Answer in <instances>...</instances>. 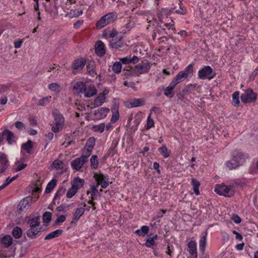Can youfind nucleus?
<instances>
[{
  "instance_id": "nucleus-1",
  "label": "nucleus",
  "mask_w": 258,
  "mask_h": 258,
  "mask_svg": "<svg viewBox=\"0 0 258 258\" xmlns=\"http://www.w3.org/2000/svg\"><path fill=\"white\" fill-rule=\"evenodd\" d=\"M243 183L240 182L235 181L229 185L216 184L215 187V191L220 196H223L226 197H231L234 195L235 188L237 185H242Z\"/></svg>"
},
{
  "instance_id": "nucleus-2",
  "label": "nucleus",
  "mask_w": 258,
  "mask_h": 258,
  "mask_svg": "<svg viewBox=\"0 0 258 258\" xmlns=\"http://www.w3.org/2000/svg\"><path fill=\"white\" fill-rule=\"evenodd\" d=\"M118 14L115 12L109 13L102 17L96 24L97 29H101L105 26L113 23L117 18Z\"/></svg>"
},
{
  "instance_id": "nucleus-3",
  "label": "nucleus",
  "mask_w": 258,
  "mask_h": 258,
  "mask_svg": "<svg viewBox=\"0 0 258 258\" xmlns=\"http://www.w3.org/2000/svg\"><path fill=\"white\" fill-rule=\"evenodd\" d=\"M241 100L244 103L254 102L257 98V94L250 88L247 89L241 95Z\"/></svg>"
},
{
  "instance_id": "nucleus-4",
  "label": "nucleus",
  "mask_w": 258,
  "mask_h": 258,
  "mask_svg": "<svg viewBox=\"0 0 258 258\" xmlns=\"http://www.w3.org/2000/svg\"><path fill=\"white\" fill-rule=\"evenodd\" d=\"M215 75V73L213 71L210 66H205L199 71V78L201 79L211 80L213 78Z\"/></svg>"
},
{
  "instance_id": "nucleus-5",
  "label": "nucleus",
  "mask_w": 258,
  "mask_h": 258,
  "mask_svg": "<svg viewBox=\"0 0 258 258\" xmlns=\"http://www.w3.org/2000/svg\"><path fill=\"white\" fill-rule=\"evenodd\" d=\"M150 64L148 62H142L135 67V72L137 75L147 73L150 69Z\"/></svg>"
},
{
  "instance_id": "nucleus-6",
  "label": "nucleus",
  "mask_w": 258,
  "mask_h": 258,
  "mask_svg": "<svg viewBox=\"0 0 258 258\" xmlns=\"http://www.w3.org/2000/svg\"><path fill=\"white\" fill-rule=\"evenodd\" d=\"M9 166V160L7 155L0 152V173H3Z\"/></svg>"
},
{
  "instance_id": "nucleus-7",
  "label": "nucleus",
  "mask_w": 258,
  "mask_h": 258,
  "mask_svg": "<svg viewBox=\"0 0 258 258\" xmlns=\"http://www.w3.org/2000/svg\"><path fill=\"white\" fill-rule=\"evenodd\" d=\"M32 201V199L30 197H27L22 200L18 206V209L21 212L26 211L29 208V202Z\"/></svg>"
},
{
  "instance_id": "nucleus-8",
  "label": "nucleus",
  "mask_w": 258,
  "mask_h": 258,
  "mask_svg": "<svg viewBox=\"0 0 258 258\" xmlns=\"http://www.w3.org/2000/svg\"><path fill=\"white\" fill-rule=\"evenodd\" d=\"M41 227H29L26 231L27 236L31 239L35 238L37 235L41 232Z\"/></svg>"
},
{
  "instance_id": "nucleus-9",
  "label": "nucleus",
  "mask_w": 258,
  "mask_h": 258,
  "mask_svg": "<svg viewBox=\"0 0 258 258\" xmlns=\"http://www.w3.org/2000/svg\"><path fill=\"white\" fill-rule=\"evenodd\" d=\"M123 45L124 43L121 41V37L118 36L112 39L109 43V46L112 48L118 49L122 48Z\"/></svg>"
},
{
  "instance_id": "nucleus-10",
  "label": "nucleus",
  "mask_w": 258,
  "mask_h": 258,
  "mask_svg": "<svg viewBox=\"0 0 258 258\" xmlns=\"http://www.w3.org/2000/svg\"><path fill=\"white\" fill-rule=\"evenodd\" d=\"M4 138H5L9 144H13L16 142L14 133L9 130H5L3 132Z\"/></svg>"
},
{
  "instance_id": "nucleus-11",
  "label": "nucleus",
  "mask_w": 258,
  "mask_h": 258,
  "mask_svg": "<svg viewBox=\"0 0 258 258\" xmlns=\"http://www.w3.org/2000/svg\"><path fill=\"white\" fill-rule=\"evenodd\" d=\"M52 114L55 121V123L64 125V118L63 116L60 114L58 110L57 109H54L53 110Z\"/></svg>"
},
{
  "instance_id": "nucleus-12",
  "label": "nucleus",
  "mask_w": 258,
  "mask_h": 258,
  "mask_svg": "<svg viewBox=\"0 0 258 258\" xmlns=\"http://www.w3.org/2000/svg\"><path fill=\"white\" fill-rule=\"evenodd\" d=\"M86 162L81 159V157L78 158L71 162V166L73 169L79 170Z\"/></svg>"
},
{
  "instance_id": "nucleus-13",
  "label": "nucleus",
  "mask_w": 258,
  "mask_h": 258,
  "mask_svg": "<svg viewBox=\"0 0 258 258\" xmlns=\"http://www.w3.org/2000/svg\"><path fill=\"white\" fill-rule=\"evenodd\" d=\"M95 52L98 56H102L105 53L104 44L101 41H98L95 44Z\"/></svg>"
},
{
  "instance_id": "nucleus-14",
  "label": "nucleus",
  "mask_w": 258,
  "mask_h": 258,
  "mask_svg": "<svg viewBox=\"0 0 258 258\" xmlns=\"http://www.w3.org/2000/svg\"><path fill=\"white\" fill-rule=\"evenodd\" d=\"M234 159H235V161L240 166L242 165L245 160V156L242 153L234 151L233 153V157Z\"/></svg>"
},
{
  "instance_id": "nucleus-15",
  "label": "nucleus",
  "mask_w": 258,
  "mask_h": 258,
  "mask_svg": "<svg viewBox=\"0 0 258 258\" xmlns=\"http://www.w3.org/2000/svg\"><path fill=\"white\" fill-rule=\"evenodd\" d=\"M27 223L29 227H39L40 226V216H34L29 217L27 220Z\"/></svg>"
},
{
  "instance_id": "nucleus-16",
  "label": "nucleus",
  "mask_w": 258,
  "mask_h": 258,
  "mask_svg": "<svg viewBox=\"0 0 258 258\" xmlns=\"http://www.w3.org/2000/svg\"><path fill=\"white\" fill-rule=\"evenodd\" d=\"M117 34V31L114 29H112V30L109 29H106L103 31L102 35L106 39H113L114 37L118 36Z\"/></svg>"
},
{
  "instance_id": "nucleus-17",
  "label": "nucleus",
  "mask_w": 258,
  "mask_h": 258,
  "mask_svg": "<svg viewBox=\"0 0 258 258\" xmlns=\"http://www.w3.org/2000/svg\"><path fill=\"white\" fill-rule=\"evenodd\" d=\"M86 209L84 208H78L73 215L71 223H76L80 218L84 214Z\"/></svg>"
},
{
  "instance_id": "nucleus-18",
  "label": "nucleus",
  "mask_w": 258,
  "mask_h": 258,
  "mask_svg": "<svg viewBox=\"0 0 258 258\" xmlns=\"http://www.w3.org/2000/svg\"><path fill=\"white\" fill-rule=\"evenodd\" d=\"M168 32L166 31V29L165 28H162L161 26L156 27L153 31L152 34V38L155 40L157 36H161L164 34H168Z\"/></svg>"
},
{
  "instance_id": "nucleus-19",
  "label": "nucleus",
  "mask_w": 258,
  "mask_h": 258,
  "mask_svg": "<svg viewBox=\"0 0 258 258\" xmlns=\"http://www.w3.org/2000/svg\"><path fill=\"white\" fill-rule=\"evenodd\" d=\"M144 105V100L142 98L133 99L126 105L128 108L136 107Z\"/></svg>"
},
{
  "instance_id": "nucleus-20",
  "label": "nucleus",
  "mask_w": 258,
  "mask_h": 258,
  "mask_svg": "<svg viewBox=\"0 0 258 258\" xmlns=\"http://www.w3.org/2000/svg\"><path fill=\"white\" fill-rule=\"evenodd\" d=\"M84 183L85 181L84 179L79 177H75L72 183V186L78 191V189L83 186Z\"/></svg>"
},
{
  "instance_id": "nucleus-21",
  "label": "nucleus",
  "mask_w": 258,
  "mask_h": 258,
  "mask_svg": "<svg viewBox=\"0 0 258 258\" xmlns=\"http://www.w3.org/2000/svg\"><path fill=\"white\" fill-rule=\"evenodd\" d=\"M73 90L76 91V93H85L86 90L85 84L82 82H78L74 86Z\"/></svg>"
},
{
  "instance_id": "nucleus-22",
  "label": "nucleus",
  "mask_w": 258,
  "mask_h": 258,
  "mask_svg": "<svg viewBox=\"0 0 258 258\" xmlns=\"http://www.w3.org/2000/svg\"><path fill=\"white\" fill-rule=\"evenodd\" d=\"M86 63V61L84 58H81L76 59L73 63V68L74 70L82 69Z\"/></svg>"
},
{
  "instance_id": "nucleus-23",
  "label": "nucleus",
  "mask_w": 258,
  "mask_h": 258,
  "mask_svg": "<svg viewBox=\"0 0 258 258\" xmlns=\"http://www.w3.org/2000/svg\"><path fill=\"white\" fill-rule=\"evenodd\" d=\"M13 242L12 237L9 235H6L3 237L1 239V243L4 247H9L10 246Z\"/></svg>"
},
{
  "instance_id": "nucleus-24",
  "label": "nucleus",
  "mask_w": 258,
  "mask_h": 258,
  "mask_svg": "<svg viewBox=\"0 0 258 258\" xmlns=\"http://www.w3.org/2000/svg\"><path fill=\"white\" fill-rule=\"evenodd\" d=\"M62 230L61 229H57L47 235L45 237L44 239L46 240H50L55 237H59L62 233Z\"/></svg>"
},
{
  "instance_id": "nucleus-25",
  "label": "nucleus",
  "mask_w": 258,
  "mask_h": 258,
  "mask_svg": "<svg viewBox=\"0 0 258 258\" xmlns=\"http://www.w3.org/2000/svg\"><path fill=\"white\" fill-rule=\"evenodd\" d=\"M85 93V96L89 98L96 94L97 90L94 86L90 85L88 88H86V90Z\"/></svg>"
},
{
  "instance_id": "nucleus-26",
  "label": "nucleus",
  "mask_w": 258,
  "mask_h": 258,
  "mask_svg": "<svg viewBox=\"0 0 258 258\" xmlns=\"http://www.w3.org/2000/svg\"><path fill=\"white\" fill-rule=\"evenodd\" d=\"M105 99L106 97L104 96V95H101L100 94L94 101L93 103L94 107H97L102 105V104L105 102Z\"/></svg>"
},
{
  "instance_id": "nucleus-27",
  "label": "nucleus",
  "mask_w": 258,
  "mask_h": 258,
  "mask_svg": "<svg viewBox=\"0 0 258 258\" xmlns=\"http://www.w3.org/2000/svg\"><path fill=\"white\" fill-rule=\"evenodd\" d=\"M183 76L185 79L188 77H190L193 74V66L192 64H189L187 67L184 71H181Z\"/></svg>"
},
{
  "instance_id": "nucleus-28",
  "label": "nucleus",
  "mask_w": 258,
  "mask_h": 258,
  "mask_svg": "<svg viewBox=\"0 0 258 258\" xmlns=\"http://www.w3.org/2000/svg\"><path fill=\"white\" fill-rule=\"evenodd\" d=\"M207 233L206 232L204 235H203L200 240L199 243V248L200 250L203 253L205 250V247L206 245V237H207Z\"/></svg>"
},
{
  "instance_id": "nucleus-29",
  "label": "nucleus",
  "mask_w": 258,
  "mask_h": 258,
  "mask_svg": "<svg viewBox=\"0 0 258 258\" xmlns=\"http://www.w3.org/2000/svg\"><path fill=\"white\" fill-rule=\"evenodd\" d=\"M235 161V159L232 158L230 160L227 161L226 163L227 168L229 170H232L239 167L238 164Z\"/></svg>"
},
{
  "instance_id": "nucleus-30",
  "label": "nucleus",
  "mask_w": 258,
  "mask_h": 258,
  "mask_svg": "<svg viewBox=\"0 0 258 258\" xmlns=\"http://www.w3.org/2000/svg\"><path fill=\"white\" fill-rule=\"evenodd\" d=\"M22 147L28 154H31L32 152L31 149L33 147V142L31 140H29L26 143H24L22 145Z\"/></svg>"
},
{
  "instance_id": "nucleus-31",
  "label": "nucleus",
  "mask_w": 258,
  "mask_h": 258,
  "mask_svg": "<svg viewBox=\"0 0 258 258\" xmlns=\"http://www.w3.org/2000/svg\"><path fill=\"white\" fill-rule=\"evenodd\" d=\"M56 182L57 181L55 179H52L50 182H49L46 187L45 192L46 194L50 193L55 186Z\"/></svg>"
},
{
  "instance_id": "nucleus-32",
  "label": "nucleus",
  "mask_w": 258,
  "mask_h": 258,
  "mask_svg": "<svg viewBox=\"0 0 258 258\" xmlns=\"http://www.w3.org/2000/svg\"><path fill=\"white\" fill-rule=\"evenodd\" d=\"M191 184L193 186V190L195 194L196 195H199L200 194L199 187L201 184L200 182L199 181H198L196 178H192L191 179Z\"/></svg>"
},
{
  "instance_id": "nucleus-33",
  "label": "nucleus",
  "mask_w": 258,
  "mask_h": 258,
  "mask_svg": "<svg viewBox=\"0 0 258 258\" xmlns=\"http://www.w3.org/2000/svg\"><path fill=\"white\" fill-rule=\"evenodd\" d=\"M149 228L147 226H143L141 229H138L135 231V233L140 236L144 237L149 232Z\"/></svg>"
},
{
  "instance_id": "nucleus-34",
  "label": "nucleus",
  "mask_w": 258,
  "mask_h": 258,
  "mask_svg": "<svg viewBox=\"0 0 258 258\" xmlns=\"http://www.w3.org/2000/svg\"><path fill=\"white\" fill-rule=\"evenodd\" d=\"M95 145V138L93 137H90L87 140L85 148L92 151Z\"/></svg>"
},
{
  "instance_id": "nucleus-35",
  "label": "nucleus",
  "mask_w": 258,
  "mask_h": 258,
  "mask_svg": "<svg viewBox=\"0 0 258 258\" xmlns=\"http://www.w3.org/2000/svg\"><path fill=\"white\" fill-rule=\"evenodd\" d=\"M12 233L16 239H19L22 235V229L18 226H16L13 228Z\"/></svg>"
},
{
  "instance_id": "nucleus-36",
  "label": "nucleus",
  "mask_w": 258,
  "mask_h": 258,
  "mask_svg": "<svg viewBox=\"0 0 258 258\" xmlns=\"http://www.w3.org/2000/svg\"><path fill=\"white\" fill-rule=\"evenodd\" d=\"M92 150L86 149L84 147V149L82 151L81 156L80 157L81 159H83L86 162L88 161V158L90 156L92 153Z\"/></svg>"
},
{
  "instance_id": "nucleus-37",
  "label": "nucleus",
  "mask_w": 258,
  "mask_h": 258,
  "mask_svg": "<svg viewBox=\"0 0 258 258\" xmlns=\"http://www.w3.org/2000/svg\"><path fill=\"white\" fill-rule=\"evenodd\" d=\"M94 62H88L87 65V71L89 75L92 77H94L96 73L94 71Z\"/></svg>"
},
{
  "instance_id": "nucleus-38",
  "label": "nucleus",
  "mask_w": 258,
  "mask_h": 258,
  "mask_svg": "<svg viewBox=\"0 0 258 258\" xmlns=\"http://www.w3.org/2000/svg\"><path fill=\"white\" fill-rule=\"evenodd\" d=\"M158 150L164 158L168 157L171 153V152L168 150L165 146H163L159 148Z\"/></svg>"
},
{
  "instance_id": "nucleus-39",
  "label": "nucleus",
  "mask_w": 258,
  "mask_h": 258,
  "mask_svg": "<svg viewBox=\"0 0 258 258\" xmlns=\"http://www.w3.org/2000/svg\"><path fill=\"white\" fill-rule=\"evenodd\" d=\"M52 214L50 212H45L42 215V220L44 223L48 224L51 220Z\"/></svg>"
},
{
  "instance_id": "nucleus-40",
  "label": "nucleus",
  "mask_w": 258,
  "mask_h": 258,
  "mask_svg": "<svg viewBox=\"0 0 258 258\" xmlns=\"http://www.w3.org/2000/svg\"><path fill=\"white\" fill-rule=\"evenodd\" d=\"M53 164L54 168L56 169L65 170L66 168L65 164L62 161L59 160H55Z\"/></svg>"
},
{
  "instance_id": "nucleus-41",
  "label": "nucleus",
  "mask_w": 258,
  "mask_h": 258,
  "mask_svg": "<svg viewBox=\"0 0 258 258\" xmlns=\"http://www.w3.org/2000/svg\"><path fill=\"white\" fill-rule=\"evenodd\" d=\"M18 175H16V176L11 178L10 177H8L6 181L5 182L0 186V190L5 188L6 186H7L8 185H9L12 182L14 181L17 178Z\"/></svg>"
},
{
  "instance_id": "nucleus-42",
  "label": "nucleus",
  "mask_w": 258,
  "mask_h": 258,
  "mask_svg": "<svg viewBox=\"0 0 258 258\" xmlns=\"http://www.w3.org/2000/svg\"><path fill=\"white\" fill-rule=\"evenodd\" d=\"M94 177L96 180L97 181V182L100 181H106L108 182L109 177L107 175L104 176L103 174H98L97 173H95L94 175Z\"/></svg>"
},
{
  "instance_id": "nucleus-43",
  "label": "nucleus",
  "mask_w": 258,
  "mask_h": 258,
  "mask_svg": "<svg viewBox=\"0 0 258 258\" xmlns=\"http://www.w3.org/2000/svg\"><path fill=\"white\" fill-rule=\"evenodd\" d=\"M157 238V235H155L152 237H150L146 240V242L145 244L146 246L148 247H151L155 244V240Z\"/></svg>"
},
{
  "instance_id": "nucleus-44",
  "label": "nucleus",
  "mask_w": 258,
  "mask_h": 258,
  "mask_svg": "<svg viewBox=\"0 0 258 258\" xmlns=\"http://www.w3.org/2000/svg\"><path fill=\"white\" fill-rule=\"evenodd\" d=\"M91 167L92 168L96 169L98 167V161L97 155H93L90 159Z\"/></svg>"
},
{
  "instance_id": "nucleus-45",
  "label": "nucleus",
  "mask_w": 258,
  "mask_h": 258,
  "mask_svg": "<svg viewBox=\"0 0 258 258\" xmlns=\"http://www.w3.org/2000/svg\"><path fill=\"white\" fill-rule=\"evenodd\" d=\"M164 26L166 28V31L168 32V35H170L171 31H174L175 29L173 27L174 26V22L173 20H171V23H165L164 24Z\"/></svg>"
},
{
  "instance_id": "nucleus-46",
  "label": "nucleus",
  "mask_w": 258,
  "mask_h": 258,
  "mask_svg": "<svg viewBox=\"0 0 258 258\" xmlns=\"http://www.w3.org/2000/svg\"><path fill=\"white\" fill-rule=\"evenodd\" d=\"M105 125L104 123H101L98 125H95L93 126V130L95 132H98L102 133L104 131Z\"/></svg>"
},
{
  "instance_id": "nucleus-47",
  "label": "nucleus",
  "mask_w": 258,
  "mask_h": 258,
  "mask_svg": "<svg viewBox=\"0 0 258 258\" xmlns=\"http://www.w3.org/2000/svg\"><path fill=\"white\" fill-rule=\"evenodd\" d=\"M112 70L115 73L118 74L121 70V64L119 61H116L114 63L112 66Z\"/></svg>"
},
{
  "instance_id": "nucleus-48",
  "label": "nucleus",
  "mask_w": 258,
  "mask_h": 258,
  "mask_svg": "<svg viewBox=\"0 0 258 258\" xmlns=\"http://www.w3.org/2000/svg\"><path fill=\"white\" fill-rule=\"evenodd\" d=\"M51 96H46L42 98L41 99H40L38 102V104L40 106H45L46 104H48L49 103L50 99H51Z\"/></svg>"
},
{
  "instance_id": "nucleus-49",
  "label": "nucleus",
  "mask_w": 258,
  "mask_h": 258,
  "mask_svg": "<svg viewBox=\"0 0 258 258\" xmlns=\"http://www.w3.org/2000/svg\"><path fill=\"white\" fill-rule=\"evenodd\" d=\"M188 247L189 252H194L197 251V244L195 241L191 240L188 243Z\"/></svg>"
},
{
  "instance_id": "nucleus-50",
  "label": "nucleus",
  "mask_w": 258,
  "mask_h": 258,
  "mask_svg": "<svg viewBox=\"0 0 258 258\" xmlns=\"http://www.w3.org/2000/svg\"><path fill=\"white\" fill-rule=\"evenodd\" d=\"M127 22V23H126L124 26L122 27L121 33L125 34L127 31H130L133 27V26L131 24L130 18Z\"/></svg>"
},
{
  "instance_id": "nucleus-51",
  "label": "nucleus",
  "mask_w": 258,
  "mask_h": 258,
  "mask_svg": "<svg viewBox=\"0 0 258 258\" xmlns=\"http://www.w3.org/2000/svg\"><path fill=\"white\" fill-rule=\"evenodd\" d=\"M239 95V93L237 91L235 92L232 95L233 103L234 106L238 105L240 103Z\"/></svg>"
},
{
  "instance_id": "nucleus-52",
  "label": "nucleus",
  "mask_w": 258,
  "mask_h": 258,
  "mask_svg": "<svg viewBox=\"0 0 258 258\" xmlns=\"http://www.w3.org/2000/svg\"><path fill=\"white\" fill-rule=\"evenodd\" d=\"M185 79V78L181 73V72H180L173 80L178 84Z\"/></svg>"
},
{
  "instance_id": "nucleus-53",
  "label": "nucleus",
  "mask_w": 258,
  "mask_h": 258,
  "mask_svg": "<svg viewBox=\"0 0 258 258\" xmlns=\"http://www.w3.org/2000/svg\"><path fill=\"white\" fill-rule=\"evenodd\" d=\"M164 95L167 97H169L170 98L173 97L174 95V92L173 89L172 88H169L168 87H166L164 90Z\"/></svg>"
},
{
  "instance_id": "nucleus-54",
  "label": "nucleus",
  "mask_w": 258,
  "mask_h": 258,
  "mask_svg": "<svg viewBox=\"0 0 258 258\" xmlns=\"http://www.w3.org/2000/svg\"><path fill=\"white\" fill-rule=\"evenodd\" d=\"M77 190L73 188L72 186L69 189L67 193V197L68 198H71L76 195Z\"/></svg>"
},
{
  "instance_id": "nucleus-55",
  "label": "nucleus",
  "mask_w": 258,
  "mask_h": 258,
  "mask_svg": "<svg viewBox=\"0 0 258 258\" xmlns=\"http://www.w3.org/2000/svg\"><path fill=\"white\" fill-rule=\"evenodd\" d=\"M100 183L97 182L96 186H92L91 187V200H94L95 199V196L98 192L97 187L99 186Z\"/></svg>"
},
{
  "instance_id": "nucleus-56",
  "label": "nucleus",
  "mask_w": 258,
  "mask_h": 258,
  "mask_svg": "<svg viewBox=\"0 0 258 258\" xmlns=\"http://www.w3.org/2000/svg\"><path fill=\"white\" fill-rule=\"evenodd\" d=\"M63 125L61 124H58L55 123L52 126V131L53 133H56L59 132L63 128Z\"/></svg>"
},
{
  "instance_id": "nucleus-57",
  "label": "nucleus",
  "mask_w": 258,
  "mask_h": 258,
  "mask_svg": "<svg viewBox=\"0 0 258 258\" xmlns=\"http://www.w3.org/2000/svg\"><path fill=\"white\" fill-rule=\"evenodd\" d=\"M109 111V109L107 108H100L97 111H95V114L97 115V114H99L100 115H106V113Z\"/></svg>"
},
{
  "instance_id": "nucleus-58",
  "label": "nucleus",
  "mask_w": 258,
  "mask_h": 258,
  "mask_svg": "<svg viewBox=\"0 0 258 258\" xmlns=\"http://www.w3.org/2000/svg\"><path fill=\"white\" fill-rule=\"evenodd\" d=\"M59 86L56 83H52L49 85L48 88L53 91H56L58 90Z\"/></svg>"
},
{
  "instance_id": "nucleus-59",
  "label": "nucleus",
  "mask_w": 258,
  "mask_h": 258,
  "mask_svg": "<svg viewBox=\"0 0 258 258\" xmlns=\"http://www.w3.org/2000/svg\"><path fill=\"white\" fill-rule=\"evenodd\" d=\"M66 190V188H64L63 187L60 188L56 192L54 199H55L57 197L60 198L61 196H62L64 194Z\"/></svg>"
},
{
  "instance_id": "nucleus-60",
  "label": "nucleus",
  "mask_w": 258,
  "mask_h": 258,
  "mask_svg": "<svg viewBox=\"0 0 258 258\" xmlns=\"http://www.w3.org/2000/svg\"><path fill=\"white\" fill-rule=\"evenodd\" d=\"M119 118V113L118 111H116L115 112H113V115L111 118V123H115Z\"/></svg>"
},
{
  "instance_id": "nucleus-61",
  "label": "nucleus",
  "mask_w": 258,
  "mask_h": 258,
  "mask_svg": "<svg viewBox=\"0 0 258 258\" xmlns=\"http://www.w3.org/2000/svg\"><path fill=\"white\" fill-rule=\"evenodd\" d=\"M66 217L64 215L59 216L54 222V225H58L60 223H62L66 220Z\"/></svg>"
},
{
  "instance_id": "nucleus-62",
  "label": "nucleus",
  "mask_w": 258,
  "mask_h": 258,
  "mask_svg": "<svg viewBox=\"0 0 258 258\" xmlns=\"http://www.w3.org/2000/svg\"><path fill=\"white\" fill-rule=\"evenodd\" d=\"M154 120L150 117L149 115L147 119V129H150V128L154 126Z\"/></svg>"
},
{
  "instance_id": "nucleus-63",
  "label": "nucleus",
  "mask_w": 258,
  "mask_h": 258,
  "mask_svg": "<svg viewBox=\"0 0 258 258\" xmlns=\"http://www.w3.org/2000/svg\"><path fill=\"white\" fill-rule=\"evenodd\" d=\"M16 127L20 130H22L25 128V125L21 121H16L15 123Z\"/></svg>"
},
{
  "instance_id": "nucleus-64",
  "label": "nucleus",
  "mask_w": 258,
  "mask_h": 258,
  "mask_svg": "<svg viewBox=\"0 0 258 258\" xmlns=\"http://www.w3.org/2000/svg\"><path fill=\"white\" fill-rule=\"evenodd\" d=\"M175 13L180 15H184L186 13V9L183 6L180 5V9L176 10Z\"/></svg>"
}]
</instances>
